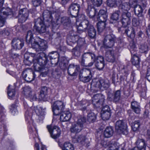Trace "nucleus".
Listing matches in <instances>:
<instances>
[{
    "label": "nucleus",
    "instance_id": "0e129e2a",
    "mask_svg": "<svg viewBox=\"0 0 150 150\" xmlns=\"http://www.w3.org/2000/svg\"><path fill=\"white\" fill-rule=\"evenodd\" d=\"M42 2V0H32V3L34 6H39Z\"/></svg>",
    "mask_w": 150,
    "mask_h": 150
},
{
    "label": "nucleus",
    "instance_id": "e433bc0d",
    "mask_svg": "<svg viewBox=\"0 0 150 150\" xmlns=\"http://www.w3.org/2000/svg\"><path fill=\"white\" fill-rule=\"evenodd\" d=\"M100 83V89L103 90L106 89L109 86V81L108 80H99Z\"/></svg>",
    "mask_w": 150,
    "mask_h": 150
},
{
    "label": "nucleus",
    "instance_id": "79ce46f5",
    "mask_svg": "<svg viewBox=\"0 0 150 150\" xmlns=\"http://www.w3.org/2000/svg\"><path fill=\"white\" fill-rule=\"evenodd\" d=\"M48 88L45 86H43L41 88L39 95V97L42 99H44L47 95Z\"/></svg>",
    "mask_w": 150,
    "mask_h": 150
},
{
    "label": "nucleus",
    "instance_id": "aec40b11",
    "mask_svg": "<svg viewBox=\"0 0 150 150\" xmlns=\"http://www.w3.org/2000/svg\"><path fill=\"white\" fill-rule=\"evenodd\" d=\"M79 70L80 67L79 65L70 64L68 69V73L71 76H75Z\"/></svg>",
    "mask_w": 150,
    "mask_h": 150
},
{
    "label": "nucleus",
    "instance_id": "de8ad7c7",
    "mask_svg": "<svg viewBox=\"0 0 150 150\" xmlns=\"http://www.w3.org/2000/svg\"><path fill=\"white\" fill-rule=\"evenodd\" d=\"M84 40L83 38H80L78 40H75L77 41V46H79L81 49H86V45L84 43Z\"/></svg>",
    "mask_w": 150,
    "mask_h": 150
},
{
    "label": "nucleus",
    "instance_id": "f03ea898",
    "mask_svg": "<svg viewBox=\"0 0 150 150\" xmlns=\"http://www.w3.org/2000/svg\"><path fill=\"white\" fill-rule=\"evenodd\" d=\"M86 122L85 117L82 116L79 117L77 122L72 124L70 129L71 132L75 133L80 132L82 129L83 125Z\"/></svg>",
    "mask_w": 150,
    "mask_h": 150
},
{
    "label": "nucleus",
    "instance_id": "58836bf2",
    "mask_svg": "<svg viewBox=\"0 0 150 150\" xmlns=\"http://www.w3.org/2000/svg\"><path fill=\"white\" fill-rule=\"evenodd\" d=\"M99 22L97 23V29L98 32L99 33L102 32L105 29L106 21L99 20Z\"/></svg>",
    "mask_w": 150,
    "mask_h": 150
},
{
    "label": "nucleus",
    "instance_id": "b1692460",
    "mask_svg": "<svg viewBox=\"0 0 150 150\" xmlns=\"http://www.w3.org/2000/svg\"><path fill=\"white\" fill-rule=\"evenodd\" d=\"M24 57L25 59L24 62L25 63L28 61L30 63H33V65H34V63H35V60L36 57V55L34 53L30 52L25 53Z\"/></svg>",
    "mask_w": 150,
    "mask_h": 150
},
{
    "label": "nucleus",
    "instance_id": "72a5a7b5",
    "mask_svg": "<svg viewBox=\"0 0 150 150\" xmlns=\"http://www.w3.org/2000/svg\"><path fill=\"white\" fill-rule=\"evenodd\" d=\"M58 56L57 52L56 51H52L49 53L48 57H49L50 59L51 60H52L51 61V63L52 64L56 65L58 62V59H56V62H54L53 60H56V58Z\"/></svg>",
    "mask_w": 150,
    "mask_h": 150
},
{
    "label": "nucleus",
    "instance_id": "a19ab883",
    "mask_svg": "<svg viewBox=\"0 0 150 150\" xmlns=\"http://www.w3.org/2000/svg\"><path fill=\"white\" fill-rule=\"evenodd\" d=\"M101 96L100 94H97L95 95L92 98V102L94 104H95V103H96L97 104H98L99 103H100L103 105V102L104 101V99L103 98L101 99L96 101V100L98 99V97H99Z\"/></svg>",
    "mask_w": 150,
    "mask_h": 150
},
{
    "label": "nucleus",
    "instance_id": "f8f14e48",
    "mask_svg": "<svg viewBox=\"0 0 150 150\" xmlns=\"http://www.w3.org/2000/svg\"><path fill=\"white\" fill-rule=\"evenodd\" d=\"M115 128L117 132L119 133L127 134V125L122 120H119L116 122Z\"/></svg>",
    "mask_w": 150,
    "mask_h": 150
},
{
    "label": "nucleus",
    "instance_id": "dca6fc26",
    "mask_svg": "<svg viewBox=\"0 0 150 150\" xmlns=\"http://www.w3.org/2000/svg\"><path fill=\"white\" fill-rule=\"evenodd\" d=\"M29 16L28 10L25 8L21 9L18 16V22L21 23L24 22L28 18Z\"/></svg>",
    "mask_w": 150,
    "mask_h": 150
},
{
    "label": "nucleus",
    "instance_id": "bb28decb",
    "mask_svg": "<svg viewBox=\"0 0 150 150\" xmlns=\"http://www.w3.org/2000/svg\"><path fill=\"white\" fill-rule=\"evenodd\" d=\"M99 80L94 79L92 81L91 84V90L92 92H96L100 89Z\"/></svg>",
    "mask_w": 150,
    "mask_h": 150
},
{
    "label": "nucleus",
    "instance_id": "3c124183",
    "mask_svg": "<svg viewBox=\"0 0 150 150\" xmlns=\"http://www.w3.org/2000/svg\"><path fill=\"white\" fill-rule=\"evenodd\" d=\"M10 86L8 87V94L10 99L14 97L16 95V91L14 88H10Z\"/></svg>",
    "mask_w": 150,
    "mask_h": 150
},
{
    "label": "nucleus",
    "instance_id": "c03bdc74",
    "mask_svg": "<svg viewBox=\"0 0 150 150\" xmlns=\"http://www.w3.org/2000/svg\"><path fill=\"white\" fill-rule=\"evenodd\" d=\"M22 93L27 97L30 93L33 92L31 88L29 86H25L22 88Z\"/></svg>",
    "mask_w": 150,
    "mask_h": 150
},
{
    "label": "nucleus",
    "instance_id": "37998d69",
    "mask_svg": "<svg viewBox=\"0 0 150 150\" xmlns=\"http://www.w3.org/2000/svg\"><path fill=\"white\" fill-rule=\"evenodd\" d=\"M130 7L129 3L128 2L124 3L120 6V8L122 9L123 12H128Z\"/></svg>",
    "mask_w": 150,
    "mask_h": 150
},
{
    "label": "nucleus",
    "instance_id": "ddd939ff",
    "mask_svg": "<svg viewBox=\"0 0 150 150\" xmlns=\"http://www.w3.org/2000/svg\"><path fill=\"white\" fill-rule=\"evenodd\" d=\"M43 18L45 24L48 26L54 25L55 22L53 21L51 11L48 10L44 11L43 13Z\"/></svg>",
    "mask_w": 150,
    "mask_h": 150
},
{
    "label": "nucleus",
    "instance_id": "473e14b6",
    "mask_svg": "<svg viewBox=\"0 0 150 150\" xmlns=\"http://www.w3.org/2000/svg\"><path fill=\"white\" fill-rule=\"evenodd\" d=\"M33 32L31 30L28 31L27 33L26 37V42L29 44H30L32 45V42H35L37 39V38L34 39L33 37Z\"/></svg>",
    "mask_w": 150,
    "mask_h": 150
},
{
    "label": "nucleus",
    "instance_id": "680f3d73",
    "mask_svg": "<svg viewBox=\"0 0 150 150\" xmlns=\"http://www.w3.org/2000/svg\"><path fill=\"white\" fill-rule=\"evenodd\" d=\"M108 5L110 7H113L116 5L115 0H107Z\"/></svg>",
    "mask_w": 150,
    "mask_h": 150
},
{
    "label": "nucleus",
    "instance_id": "f704fd0d",
    "mask_svg": "<svg viewBox=\"0 0 150 150\" xmlns=\"http://www.w3.org/2000/svg\"><path fill=\"white\" fill-rule=\"evenodd\" d=\"M97 12L94 8L91 6H88L86 10L87 13L90 18H93Z\"/></svg>",
    "mask_w": 150,
    "mask_h": 150
},
{
    "label": "nucleus",
    "instance_id": "f257e3e1",
    "mask_svg": "<svg viewBox=\"0 0 150 150\" xmlns=\"http://www.w3.org/2000/svg\"><path fill=\"white\" fill-rule=\"evenodd\" d=\"M97 61L104 63L103 57L102 56L96 57L94 53L90 52L84 53L79 61L82 66L89 67L92 66L94 62Z\"/></svg>",
    "mask_w": 150,
    "mask_h": 150
},
{
    "label": "nucleus",
    "instance_id": "5701e85b",
    "mask_svg": "<svg viewBox=\"0 0 150 150\" xmlns=\"http://www.w3.org/2000/svg\"><path fill=\"white\" fill-rule=\"evenodd\" d=\"M88 36L91 39H94L96 38V31L94 27L89 23L86 30Z\"/></svg>",
    "mask_w": 150,
    "mask_h": 150
},
{
    "label": "nucleus",
    "instance_id": "c9c22d12",
    "mask_svg": "<svg viewBox=\"0 0 150 150\" xmlns=\"http://www.w3.org/2000/svg\"><path fill=\"white\" fill-rule=\"evenodd\" d=\"M131 108L137 114H139L140 112V108L139 103L136 101L131 102Z\"/></svg>",
    "mask_w": 150,
    "mask_h": 150
},
{
    "label": "nucleus",
    "instance_id": "39448f33",
    "mask_svg": "<svg viewBox=\"0 0 150 150\" xmlns=\"http://www.w3.org/2000/svg\"><path fill=\"white\" fill-rule=\"evenodd\" d=\"M116 38L115 35L111 33L107 35L103 41V46L105 48H111L114 45Z\"/></svg>",
    "mask_w": 150,
    "mask_h": 150
},
{
    "label": "nucleus",
    "instance_id": "393cba45",
    "mask_svg": "<svg viewBox=\"0 0 150 150\" xmlns=\"http://www.w3.org/2000/svg\"><path fill=\"white\" fill-rule=\"evenodd\" d=\"M107 150H125L124 147L119 144L114 142L112 143L111 142L108 146Z\"/></svg>",
    "mask_w": 150,
    "mask_h": 150
},
{
    "label": "nucleus",
    "instance_id": "338daca9",
    "mask_svg": "<svg viewBox=\"0 0 150 150\" xmlns=\"http://www.w3.org/2000/svg\"><path fill=\"white\" fill-rule=\"evenodd\" d=\"M118 77L117 74H113L112 76V82L114 83L118 82Z\"/></svg>",
    "mask_w": 150,
    "mask_h": 150
},
{
    "label": "nucleus",
    "instance_id": "13d9d810",
    "mask_svg": "<svg viewBox=\"0 0 150 150\" xmlns=\"http://www.w3.org/2000/svg\"><path fill=\"white\" fill-rule=\"evenodd\" d=\"M95 65L98 70H100L104 68L105 64L104 63L99 62L98 61H97Z\"/></svg>",
    "mask_w": 150,
    "mask_h": 150
},
{
    "label": "nucleus",
    "instance_id": "7c9ffc66",
    "mask_svg": "<svg viewBox=\"0 0 150 150\" xmlns=\"http://www.w3.org/2000/svg\"><path fill=\"white\" fill-rule=\"evenodd\" d=\"M132 56V58L131 59V61L133 64L134 65H138L140 62L139 58L136 55V52L134 51V50H130Z\"/></svg>",
    "mask_w": 150,
    "mask_h": 150
},
{
    "label": "nucleus",
    "instance_id": "1a4fd4ad",
    "mask_svg": "<svg viewBox=\"0 0 150 150\" xmlns=\"http://www.w3.org/2000/svg\"><path fill=\"white\" fill-rule=\"evenodd\" d=\"M47 127L52 138L56 139L59 137L61 130L59 127L56 126H52L51 125H47Z\"/></svg>",
    "mask_w": 150,
    "mask_h": 150
},
{
    "label": "nucleus",
    "instance_id": "c85d7f7f",
    "mask_svg": "<svg viewBox=\"0 0 150 150\" xmlns=\"http://www.w3.org/2000/svg\"><path fill=\"white\" fill-rule=\"evenodd\" d=\"M71 114L69 111L62 112L60 117L61 121L65 122L69 121L71 117Z\"/></svg>",
    "mask_w": 150,
    "mask_h": 150
},
{
    "label": "nucleus",
    "instance_id": "9b49d317",
    "mask_svg": "<svg viewBox=\"0 0 150 150\" xmlns=\"http://www.w3.org/2000/svg\"><path fill=\"white\" fill-rule=\"evenodd\" d=\"M131 15L129 12H122L120 16V21L124 27H126L131 23Z\"/></svg>",
    "mask_w": 150,
    "mask_h": 150
},
{
    "label": "nucleus",
    "instance_id": "2eb2a0df",
    "mask_svg": "<svg viewBox=\"0 0 150 150\" xmlns=\"http://www.w3.org/2000/svg\"><path fill=\"white\" fill-rule=\"evenodd\" d=\"M80 8L79 4L77 3L71 4L68 9V13L71 16L76 17L78 15L79 10Z\"/></svg>",
    "mask_w": 150,
    "mask_h": 150
},
{
    "label": "nucleus",
    "instance_id": "2f4dec72",
    "mask_svg": "<svg viewBox=\"0 0 150 150\" xmlns=\"http://www.w3.org/2000/svg\"><path fill=\"white\" fill-rule=\"evenodd\" d=\"M38 65L35 66V69L36 71L40 72V75L42 76H45L47 74L48 69L44 67V66L39 67Z\"/></svg>",
    "mask_w": 150,
    "mask_h": 150
},
{
    "label": "nucleus",
    "instance_id": "0eeeda50",
    "mask_svg": "<svg viewBox=\"0 0 150 150\" xmlns=\"http://www.w3.org/2000/svg\"><path fill=\"white\" fill-rule=\"evenodd\" d=\"M34 28L38 33L41 34L45 33L46 28L43 21L40 18H38L35 21Z\"/></svg>",
    "mask_w": 150,
    "mask_h": 150
},
{
    "label": "nucleus",
    "instance_id": "20e7f679",
    "mask_svg": "<svg viewBox=\"0 0 150 150\" xmlns=\"http://www.w3.org/2000/svg\"><path fill=\"white\" fill-rule=\"evenodd\" d=\"M92 77L91 70L87 68L82 69L79 75L80 80L84 83L89 82L91 79Z\"/></svg>",
    "mask_w": 150,
    "mask_h": 150
},
{
    "label": "nucleus",
    "instance_id": "6ab92c4d",
    "mask_svg": "<svg viewBox=\"0 0 150 150\" xmlns=\"http://www.w3.org/2000/svg\"><path fill=\"white\" fill-rule=\"evenodd\" d=\"M136 144L137 146L131 150H145L146 144L144 139H138L136 142Z\"/></svg>",
    "mask_w": 150,
    "mask_h": 150
},
{
    "label": "nucleus",
    "instance_id": "4be33fe9",
    "mask_svg": "<svg viewBox=\"0 0 150 150\" xmlns=\"http://www.w3.org/2000/svg\"><path fill=\"white\" fill-rule=\"evenodd\" d=\"M23 75L25 80L29 82L33 81L36 76L35 73L32 71L24 72L23 73Z\"/></svg>",
    "mask_w": 150,
    "mask_h": 150
},
{
    "label": "nucleus",
    "instance_id": "423d86ee",
    "mask_svg": "<svg viewBox=\"0 0 150 150\" xmlns=\"http://www.w3.org/2000/svg\"><path fill=\"white\" fill-rule=\"evenodd\" d=\"M35 62V63H34V68H35V66L38 65L40 67L44 66L47 62V57L46 55L43 52L37 54Z\"/></svg>",
    "mask_w": 150,
    "mask_h": 150
},
{
    "label": "nucleus",
    "instance_id": "f3484780",
    "mask_svg": "<svg viewBox=\"0 0 150 150\" xmlns=\"http://www.w3.org/2000/svg\"><path fill=\"white\" fill-rule=\"evenodd\" d=\"M110 109L109 106L106 105L104 107L101 111V116L104 120H109L110 117Z\"/></svg>",
    "mask_w": 150,
    "mask_h": 150
},
{
    "label": "nucleus",
    "instance_id": "6e6d98bb",
    "mask_svg": "<svg viewBox=\"0 0 150 150\" xmlns=\"http://www.w3.org/2000/svg\"><path fill=\"white\" fill-rule=\"evenodd\" d=\"M35 112L38 115H42L44 112V109L39 106H37L34 108Z\"/></svg>",
    "mask_w": 150,
    "mask_h": 150
},
{
    "label": "nucleus",
    "instance_id": "c756f323",
    "mask_svg": "<svg viewBox=\"0 0 150 150\" xmlns=\"http://www.w3.org/2000/svg\"><path fill=\"white\" fill-rule=\"evenodd\" d=\"M56 19L57 25L62 23L64 25H67L70 23V21L68 17H64L61 18L58 17Z\"/></svg>",
    "mask_w": 150,
    "mask_h": 150
},
{
    "label": "nucleus",
    "instance_id": "5fc2aeb1",
    "mask_svg": "<svg viewBox=\"0 0 150 150\" xmlns=\"http://www.w3.org/2000/svg\"><path fill=\"white\" fill-rule=\"evenodd\" d=\"M120 11H118L113 13L111 15V19L112 20L117 21L119 19Z\"/></svg>",
    "mask_w": 150,
    "mask_h": 150
},
{
    "label": "nucleus",
    "instance_id": "cd10ccee",
    "mask_svg": "<svg viewBox=\"0 0 150 150\" xmlns=\"http://www.w3.org/2000/svg\"><path fill=\"white\" fill-rule=\"evenodd\" d=\"M89 23V21L86 20L82 22L77 27L78 32L80 33L81 32L86 31Z\"/></svg>",
    "mask_w": 150,
    "mask_h": 150
},
{
    "label": "nucleus",
    "instance_id": "6e6552de",
    "mask_svg": "<svg viewBox=\"0 0 150 150\" xmlns=\"http://www.w3.org/2000/svg\"><path fill=\"white\" fill-rule=\"evenodd\" d=\"M65 105L61 101H55L52 106V110L54 115H57L62 112L64 109Z\"/></svg>",
    "mask_w": 150,
    "mask_h": 150
},
{
    "label": "nucleus",
    "instance_id": "603ef678",
    "mask_svg": "<svg viewBox=\"0 0 150 150\" xmlns=\"http://www.w3.org/2000/svg\"><path fill=\"white\" fill-rule=\"evenodd\" d=\"M140 123L139 120L134 121L132 123L131 127L132 130L134 131L137 130L140 126Z\"/></svg>",
    "mask_w": 150,
    "mask_h": 150
},
{
    "label": "nucleus",
    "instance_id": "e2e57ef3",
    "mask_svg": "<svg viewBox=\"0 0 150 150\" xmlns=\"http://www.w3.org/2000/svg\"><path fill=\"white\" fill-rule=\"evenodd\" d=\"M93 4L97 6H100L102 4V0H91Z\"/></svg>",
    "mask_w": 150,
    "mask_h": 150
},
{
    "label": "nucleus",
    "instance_id": "4468645a",
    "mask_svg": "<svg viewBox=\"0 0 150 150\" xmlns=\"http://www.w3.org/2000/svg\"><path fill=\"white\" fill-rule=\"evenodd\" d=\"M12 13L11 10L9 8H3L0 10V27L4 25L6 17Z\"/></svg>",
    "mask_w": 150,
    "mask_h": 150
},
{
    "label": "nucleus",
    "instance_id": "7ed1b4c3",
    "mask_svg": "<svg viewBox=\"0 0 150 150\" xmlns=\"http://www.w3.org/2000/svg\"><path fill=\"white\" fill-rule=\"evenodd\" d=\"M31 46L33 48L38 51H44L47 47L46 42L38 38H37L35 41L32 42Z\"/></svg>",
    "mask_w": 150,
    "mask_h": 150
},
{
    "label": "nucleus",
    "instance_id": "09e8293b",
    "mask_svg": "<svg viewBox=\"0 0 150 150\" xmlns=\"http://www.w3.org/2000/svg\"><path fill=\"white\" fill-rule=\"evenodd\" d=\"M62 150H74L73 145L69 142H65L62 148Z\"/></svg>",
    "mask_w": 150,
    "mask_h": 150
},
{
    "label": "nucleus",
    "instance_id": "8fccbe9b",
    "mask_svg": "<svg viewBox=\"0 0 150 150\" xmlns=\"http://www.w3.org/2000/svg\"><path fill=\"white\" fill-rule=\"evenodd\" d=\"M84 49H81L79 46H76L72 50V53L76 56L78 57L80 55V51Z\"/></svg>",
    "mask_w": 150,
    "mask_h": 150
},
{
    "label": "nucleus",
    "instance_id": "412c9836",
    "mask_svg": "<svg viewBox=\"0 0 150 150\" xmlns=\"http://www.w3.org/2000/svg\"><path fill=\"white\" fill-rule=\"evenodd\" d=\"M143 11V10L140 5H137L134 7V13L138 17V21L139 22L144 19V15L142 14Z\"/></svg>",
    "mask_w": 150,
    "mask_h": 150
},
{
    "label": "nucleus",
    "instance_id": "a18cd8bd",
    "mask_svg": "<svg viewBox=\"0 0 150 150\" xmlns=\"http://www.w3.org/2000/svg\"><path fill=\"white\" fill-rule=\"evenodd\" d=\"M96 119V115L93 112L88 113L87 116V120L90 122H94Z\"/></svg>",
    "mask_w": 150,
    "mask_h": 150
},
{
    "label": "nucleus",
    "instance_id": "69168bd1",
    "mask_svg": "<svg viewBox=\"0 0 150 150\" xmlns=\"http://www.w3.org/2000/svg\"><path fill=\"white\" fill-rule=\"evenodd\" d=\"M111 141H106L102 140L101 141V145L104 147L106 148L108 147Z\"/></svg>",
    "mask_w": 150,
    "mask_h": 150
},
{
    "label": "nucleus",
    "instance_id": "864d4df0",
    "mask_svg": "<svg viewBox=\"0 0 150 150\" xmlns=\"http://www.w3.org/2000/svg\"><path fill=\"white\" fill-rule=\"evenodd\" d=\"M10 34V30L8 28H4L0 32V35L4 37L8 36Z\"/></svg>",
    "mask_w": 150,
    "mask_h": 150
},
{
    "label": "nucleus",
    "instance_id": "774afa93",
    "mask_svg": "<svg viewBox=\"0 0 150 150\" xmlns=\"http://www.w3.org/2000/svg\"><path fill=\"white\" fill-rule=\"evenodd\" d=\"M132 24L134 26H136L138 24L137 19L136 18H133L132 20Z\"/></svg>",
    "mask_w": 150,
    "mask_h": 150
},
{
    "label": "nucleus",
    "instance_id": "9d476101",
    "mask_svg": "<svg viewBox=\"0 0 150 150\" xmlns=\"http://www.w3.org/2000/svg\"><path fill=\"white\" fill-rule=\"evenodd\" d=\"M72 142L74 143H79L81 144L88 147L89 146V142L84 135H76L72 138Z\"/></svg>",
    "mask_w": 150,
    "mask_h": 150
},
{
    "label": "nucleus",
    "instance_id": "a878e982",
    "mask_svg": "<svg viewBox=\"0 0 150 150\" xmlns=\"http://www.w3.org/2000/svg\"><path fill=\"white\" fill-rule=\"evenodd\" d=\"M105 58L107 61L111 62H114L115 59L114 51L112 50L108 51L106 52Z\"/></svg>",
    "mask_w": 150,
    "mask_h": 150
},
{
    "label": "nucleus",
    "instance_id": "ea45409f",
    "mask_svg": "<svg viewBox=\"0 0 150 150\" xmlns=\"http://www.w3.org/2000/svg\"><path fill=\"white\" fill-rule=\"evenodd\" d=\"M107 17L106 11L104 10H100L99 12L98 16L97 17L98 20L106 21Z\"/></svg>",
    "mask_w": 150,
    "mask_h": 150
},
{
    "label": "nucleus",
    "instance_id": "a211bd4d",
    "mask_svg": "<svg viewBox=\"0 0 150 150\" xmlns=\"http://www.w3.org/2000/svg\"><path fill=\"white\" fill-rule=\"evenodd\" d=\"M12 44L14 48L20 50L24 46V42L22 39L14 38L12 41Z\"/></svg>",
    "mask_w": 150,
    "mask_h": 150
},
{
    "label": "nucleus",
    "instance_id": "4d7b16f0",
    "mask_svg": "<svg viewBox=\"0 0 150 150\" xmlns=\"http://www.w3.org/2000/svg\"><path fill=\"white\" fill-rule=\"evenodd\" d=\"M17 105L15 104H12L10 107L11 112L13 115H14L17 112Z\"/></svg>",
    "mask_w": 150,
    "mask_h": 150
},
{
    "label": "nucleus",
    "instance_id": "49530a36",
    "mask_svg": "<svg viewBox=\"0 0 150 150\" xmlns=\"http://www.w3.org/2000/svg\"><path fill=\"white\" fill-rule=\"evenodd\" d=\"M121 94V93L119 90H117L114 93L112 97L113 101L114 102H118L120 98Z\"/></svg>",
    "mask_w": 150,
    "mask_h": 150
},
{
    "label": "nucleus",
    "instance_id": "052dcab7",
    "mask_svg": "<svg viewBox=\"0 0 150 150\" xmlns=\"http://www.w3.org/2000/svg\"><path fill=\"white\" fill-rule=\"evenodd\" d=\"M27 98H29L31 101H33L37 99V97L36 96V94L34 92H32L28 96Z\"/></svg>",
    "mask_w": 150,
    "mask_h": 150
},
{
    "label": "nucleus",
    "instance_id": "4c0bfd02",
    "mask_svg": "<svg viewBox=\"0 0 150 150\" xmlns=\"http://www.w3.org/2000/svg\"><path fill=\"white\" fill-rule=\"evenodd\" d=\"M113 133L114 131L112 127H107L104 131V135L105 137L109 138L113 135Z\"/></svg>",
    "mask_w": 150,
    "mask_h": 150
},
{
    "label": "nucleus",
    "instance_id": "bf43d9fd",
    "mask_svg": "<svg viewBox=\"0 0 150 150\" xmlns=\"http://www.w3.org/2000/svg\"><path fill=\"white\" fill-rule=\"evenodd\" d=\"M140 52L142 53H144L148 50V47L146 45H141L139 48Z\"/></svg>",
    "mask_w": 150,
    "mask_h": 150
}]
</instances>
